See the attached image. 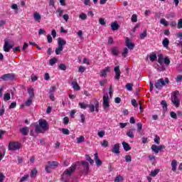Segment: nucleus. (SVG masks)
<instances>
[{
    "label": "nucleus",
    "instance_id": "f257e3e1",
    "mask_svg": "<svg viewBox=\"0 0 182 182\" xmlns=\"http://www.w3.org/2000/svg\"><path fill=\"white\" fill-rule=\"evenodd\" d=\"M39 124H35V132L37 133V134H39V133H43V132H47V130H49V127L48 126V121L46 119H39L38 121Z\"/></svg>",
    "mask_w": 182,
    "mask_h": 182
},
{
    "label": "nucleus",
    "instance_id": "f03ea898",
    "mask_svg": "<svg viewBox=\"0 0 182 182\" xmlns=\"http://www.w3.org/2000/svg\"><path fill=\"white\" fill-rule=\"evenodd\" d=\"M170 83V80H168V77L160 78L154 84V86L156 89H158V90H161L163 89V86H166V85H168Z\"/></svg>",
    "mask_w": 182,
    "mask_h": 182
},
{
    "label": "nucleus",
    "instance_id": "7ed1b4c3",
    "mask_svg": "<svg viewBox=\"0 0 182 182\" xmlns=\"http://www.w3.org/2000/svg\"><path fill=\"white\" fill-rule=\"evenodd\" d=\"M58 167H59V162L56 161H48L45 170L46 173H52L50 169L58 168Z\"/></svg>",
    "mask_w": 182,
    "mask_h": 182
},
{
    "label": "nucleus",
    "instance_id": "20e7f679",
    "mask_svg": "<svg viewBox=\"0 0 182 182\" xmlns=\"http://www.w3.org/2000/svg\"><path fill=\"white\" fill-rule=\"evenodd\" d=\"M178 95H180V92H178V90H176L171 99V103H173V106L176 108L180 107V99L178 98Z\"/></svg>",
    "mask_w": 182,
    "mask_h": 182
},
{
    "label": "nucleus",
    "instance_id": "39448f33",
    "mask_svg": "<svg viewBox=\"0 0 182 182\" xmlns=\"http://www.w3.org/2000/svg\"><path fill=\"white\" fill-rule=\"evenodd\" d=\"M21 149H22V144L19 142L10 141L9 144V150L11 151H16V150H19Z\"/></svg>",
    "mask_w": 182,
    "mask_h": 182
},
{
    "label": "nucleus",
    "instance_id": "423d86ee",
    "mask_svg": "<svg viewBox=\"0 0 182 182\" xmlns=\"http://www.w3.org/2000/svg\"><path fill=\"white\" fill-rule=\"evenodd\" d=\"M4 82L16 80V76L14 73H7L0 77Z\"/></svg>",
    "mask_w": 182,
    "mask_h": 182
},
{
    "label": "nucleus",
    "instance_id": "0eeeda50",
    "mask_svg": "<svg viewBox=\"0 0 182 182\" xmlns=\"http://www.w3.org/2000/svg\"><path fill=\"white\" fill-rule=\"evenodd\" d=\"M164 149H166V146H164L163 144L160 145V146L153 144L151 146V150H152V151H154V153H156V154H159V151H161L162 150H164Z\"/></svg>",
    "mask_w": 182,
    "mask_h": 182
},
{
    "label": "nucleus",
    "instance_id": "6e6552de",
    "mask_svg": "<svg viewBox=\"0 0 182 182\" xmlns=\"http://www.w3.org/2000/svg\"><path fill=\"white\" fill-rule=\"evenodd\" d=\"M81 164L82 165L83 167V174L87 175L90 173L89 170V163L86 161H82Z\"/></svg>",
    "mask_w": 182,
    "mask_h": 182
},
{
    "label": "nucleus",
    "instance_id": "1a4fd4ad",
    "mask_svg": "<svg viewBox=\"0 0 182 182\" xmlns=\"http://www.w3.org/2000/svg\"><path fill=\"white\" fill-rule=\"evenodd\" d=\"M14 48V45L10 44L9 41L8 40L5 39L4 40V52H9L11 49Z\"/></svg>",
    "mask_w": 182,
    "mask_h": 182
},
{
    "label": "nucleus",
    "instance_id": "9d476101",
    "mask_svg": "<svg viewBox=\"0 0 182 182\" xmlns=\"http://www.w3.org/2000/svg\"><path fill=\"white\" fill-rule=\"evenodd\" d=\"M75 170H76V166H72L63 172V176H72V173Z\"/></svg>",
    "mask_w": 182,
    "mask_h": 182
},
{
    "label": "nucleus",
    "instance_id": "9b49d317",
    "mask_svg": "<svg viewBox=\"0 0 182 182\" xmlns=\"http://www.w3.org/2000/svg\"><path fill=\"white\" fill-rule=\"evenodd\" d=\"M103 109L106 110L107 107H110V105L109 104V95H106L103 96Z\"/></svg>",
    "mask_w": 182,
    "mask_h": 182
},
{
    "label": "nucleus",
    "instance_id": "f8f14e48",
    "mask_svg": "<svg viewBox=\"0 0 182 182\" xmlns=\"http://www.w3.org/2000/svg\"><path fill=\"white\" fill-rule=\"evenodd\" d=\"M114 71L115 72L114 79L117 80H120V75H122V71H120V66L117 65L114 67Z\"/></svg>",
    "mask_w": 182,
    "mask_h": 182
},
{
    "label": "nucleus",
    "instance_id": "ddd939ff",
    "mask_svg": "<svg viewBox=\"0 0 182 182\" xmlns=\"http://www.w3.org/2000/svg\"><path fill=\"white\" fill-rule=\"evenodd\" d=\"M111 151L114 154H120V144H119V143L115 144L113 146Z\"/></svg>",
    "mask_w": 182,
    "mask_h": 182
},
{
    "label": "nucleus",
    "instance_id": "4468645a",
    "mask_svg": "<svg viewBox=\"0 0 182 182\" xmlns=\"http://www.w3.org/2000/svg\"><path fill=\"white\" fill-rule=\"evenodd\" d=\"M125 43H126V46L127 48H128V49H129L130 50H133V49H134V43H132V41H130V38H126L125 39Z\"/></svg>",
    "mask_w": 182,
    "mask_h": 182
},
{
    "label": "nucleus",
    "instance_id": "2eb2a0df",
    "mask_svg": "<svg viewBox=\"0 0 182 182\" xmlns=\"http://www.w3.org/2000/svg\"><path fill=\"white\" fill-rule=\"evenodd\" d=\"M110 72V67L107 66L104 70H102L100 73V77H106L107 76V73Z\"/></svg>",
    "mask_w": 182,
    "mask_h": 182
},
{
    "label": "nucleus",
    "instance_id": "dca6fc26",
    "mask_svg": "<svg viewBox=\"0 0 182 182\" xmlns=\"http://www.w3.org/2000/svg\"><path fill=\"white\" fill-rule=\"evenodd\" d=\"M94 159H95V161L96 163V166L97 167H100V166H102V164H103V163L102 162V160H100V159H99V154L95 153L94 154Z\"/></svg>",
    "mask_w": 182,
    "mask_h": 182
},
{
    "label": "nucleus",
    "instance_id": "f3484780",
    "mask_svg": "<svg viewBox=\"0 0 182 182\" xmlns=\"http://www.w3.org/2000/svg\"><path fill=\"white\" fill-rule=\"evenodd\" d=\"M171 166L172 167V171L176 173L177 171V160L173 159L171 163Z\"/></svg>",
    "mask_w": 182,
    "mask_h": 182
},
{
    "label": "nucleus",
    "instance_id": "a211bd4d",
    "mask_svg": "<svg viewBox=\"0 0 182 182\" xmlns=\"http://www.w3.org/2000/svg\"><path fill=\"white\" fill-rule=\"evenodd\" d=\"M20 133H21L23 136H28V134L29 133V129H28V127L21 128Z\"/></svg>",
    "mask_w": 182,
    "mask_h": 182
},
{
    "label": "nucleus",
    "instance_id": "6ab92c4d",
    "mask_svg": "<svg viewBox=\"0 0 182 182\" xmlns=\"http://www.w3.org/2000/svg\"><path fill=\"white\" fill-rule=\"evenodd\" d=\"M122 146L124 148V150H125L126 151H130V150H132V147L126 141L122 142Z\"/></svg>",
    "mask_w": 182,
    "mask_h": 182
},
{
    "label": "nucleus",
    "instance_id": "aec40b11",
    "mask_svg": "<svg viewBox=\"0 0 182 182\" xmlns=\"http://www.w3.org/2000/svg\"><path fill=\"white\" fill-rule=\"evenodd\" d=\"M58 46L63 48V46H65V45H66V41H65L62 38H58Z\"/></svg>",
    "mask_w": 182,
    "mask_h": 182
},
{
    "label": "nucleus",
    "instance_id": "412c9836",
    "mask_svg": "<svg viewBox=\"0 0 182 182\" xmlns=\"http://www.w3.org/2000/svg\"><path fill=\"white\" fill-rule=\"evenodd\" d=\"M111 29L112 31H117V29H119V23L116 21L112 23Z\"/></svg>",
    "mask_w": 182,
    "mask_h": 182
},
{
    "label": "nucleus",
    "instance_id": "4be33fe9",
    "mask_svg": "<svg viewBox=\"0 0 182 182\" xmlns=\"http://www.w3.org/2000/svg\"><path fill=\"white\" fill-rule=\"evenodd\" d=\"M133 132H134V129H129L127 132V136L130 139H134V134L133 133Z\"/></svg>",
    "mask_w": 182,
    "mask_h": 182
},
{
    "label": "nucleus",
    "instance_id": "5701e85b",
    "mask_svg": "<svg viewBox=\"0 0 182 182\" xmlns=\"http://www.w3.org/2000/svg\"><path fill=\"white\" fill-rule=\"evenodd\" d=\"M161 105L162 106L164 113H166V112H167V102H166V100H162L161 102Z\"/></svg>",
    "mask_w": 182,
    "mask_h": 182
},
{
    "label": "nucleus",
    "instance_id": "b1692460",
    "mask_svg": "<svg viewBox=\"0 0 182 182\" xmlns=\"http://www.w3.org/2000/svg\"><path fill=\"white\" fill-rule=\"evenodd\" d=\"M34 21L36 22H41V19H42V17L41 16V14L39 13H35L33 15Z\"/></svg>",
    "mask_w": 182,
    "mask_h": 182
},
{
    "label": "nucleus",
    "instance_id": "393cba45",
    "mask_svg": "<svg viewBox=\"0 0 182 182\" xmlns=\"http://www.w3.org/2000/svg\"><path fill=\"white\" fill-rule=\"evenodd\" d=\"M73 87L75 90H80V87L79 86V84H77V82L73 81L72 82Z\"/></svg>",
    "mask_w": 182,
    "mask_h": 182
},
{
    "label": "nucleus",
    "instance_id": "a878e982",
    "mask_svg": "<svg viewBox=\"0 0 182 182\" xmlns=\"http://www.w3.org/2000/svg\"><path fill=\"white\" fill-rule=\"evenodd\" d=\"M139 38L141 39V41L147 38V29H145L142 33H141Z\"/></svg>",
    "mask_w": 182,
    "mask_h": 182
},
{
    "label": "nucleus",
    "instance_id": "bb28decb",
    "mask_svg": "<svg viewBox=\"0 0 182 182\" xmlns=\"http://www.w3.org/2000/svg\"><path fill=\"white\" fill-rule=\"evenodd\" d=\"M169 43H170V41L167 38H164V41H162L164 48H168Z\"/></svg>",
    "mask_w": 182,
    "mask_h": 182
},
{
    "label": "nucleus",
    "instance_id": "cd10ccee",
    "mask_svg": "<svg viewBox=\"0 0 182 182\" xmlns=\"http://www.w3.org/2000/svg\"><path fill=\"white\" fill-rule=\"evenodd\" d=\"M37 174H38V170H36V168H34V169L31 170L30 176L31 177V178H35V177H36Z\"/></svg>",
    "mask_w": 182,
    "mask_h": 182
},
{
    "label": "nucleus",
    "instance_id": "c85d7f7f",
    "mask_svg": "<svg viewBox=\"0 0 182 182\" xmlns=\"http://www.w3.org/2000/svg\"><path fill=\"white\" fill-rule=\"evenodd\" d=\"M28 93L31 99L35 97V94L33 93V89L32 87L28 89Z\"/></svg>",
    "mask_w": 182,
    "mask_h": 182
},
{
    "label": "nucleus",
    "instance_id": "c756f323",
    "mask_svg": "<svg viewBox=\"0 0 182 182\" xmlns=\"http://www.w3.org/2000/svg\"><path fill=\"white\" fill-rule=\"evenodd\" d=\"M159 172L160 169H155L154 171H151L150 176H151V177H156Z\"/></svg>",
    "mask_w": 182,
    "mask_h": 182
},
{
    "label": "nucleus",
    "instance_id": "7c9ffc66",
    "mask_svg": "<svg viewBox=\"0 0 182 182\" xmlns=\"http://www.w3.org/2000/svg\"><path fill=\"white\" fill-rule=\"evenodd\" d=\"M4 102H8V100H11V94L9 92L4 95Z\"/></svg>",
    "mask_w": 182,
    "mask_h": 182
},
{
    "label": "nucleus",
    "instance_id": "2f4dec72",
    "mask_svg": "<svg viewBox=\"0 0 182 182\" xmlns=\"http://www.w3.org/2000/svg\"><path fill=\"white\" fill-rule=\"evenodd\" d=\"M163 60H164L163 54H159L158 55V63H159V65H161L163 63Z\"/></svg>",
    "mask_w": 182,
    "mask_h": 182
},
{
    "label": "nucleus",
    "instance_id": "473e14b6",
    "mask_svg": "<svg viewBox=\"0 0 182 182\" xmlns=\"http://www.w3.org/2000/svg\"><path fill=\"white\" fill-rule=\"evenodd\" d=\"M127 53H129V49L127 48H124L122 53V58H127Z\"/></svg>",
    "mask_w": 182,
    "mask_h": 182
},
{
    "label": "nucleus",
    "instance_id": "72a5a7b5",
    "mask_svg": "<svg viewBox=\"0 0 182 182\" xmlns=\"http://www.w3.org/2000/svg\"><path fill=\"white\" fill-rule=\"evenodd\" d=\"M111 52H112V55H114V56H118V55H119V50H117V48H112L111 49Z\"/></svg>",
    "mask_w": 182,
    "mask_h": 182
},
{
    "label": "nucleus",
    "instance_id": "f704fd0d",
    "mask_svg": "<svg viewBox=\"0 0 182 182\" xmlns=\"http://www.w3.org/2000/svg\"><path fill=\"white\" fill-rule=\"evenodd\" d=\"M83 141H85V136H80L77 138V143L78 144H80V143H83Z\"/></svg>",
    "mask_w": 182,
    "mask_h": 182
},
{
    "label": "nucleus",
    "instance_id": "c9c22d12",
    "mask_svg": "<svg viewBox=\"0 0 182 182\" xmlns=\"http://www.w3.org/2000/svg\"><path fill=\"white\" fill-rule=\"evenodd\" d=\"M160 23L164 25V26H168V21L166 20V18H161L160 21Z\"/></svg>",
    "mask_w": 182,
    "mask_h": 182
},
{
    "label": "nucleus",
    "instance_id": "e433bc0d",
    "mask_svg": "<svg viewBox=\"0 0 182 182\" xmlns=\"http://www.w3.org/2000/svg\"><path fill=\"white\" fill-rule=\"evenodd\" d=\"M78 105L80 106V109H86L87 107H89V105H86L83 102H79Z\"/></svg>",
    "mask_w": 182,
    "mask_h": 182
},
{
    "label": "nucleus",
    "instance_id": "4c0bfd02",
    "mask_svg": "<svg viewBox=\"0 0 182 182\" xmlns=\"http://www.w3.org/2000/svg\"><path fill=\"white\" fill-rule=\"evenodd\" d=\"M58 63V58H53L50 60V66H53L55 63Z\"/></svg>",
    "mask_w": 182,
    "mask_h": 182
},
{
    "label": "nucleus",
    "instance_id": "58836bf2",
    "mask_svg": "<svg viewBox=\"0 0 182 182\" xmlns=\"http://www.w3.org/2000/svg\"><path fill=\"white\" fill-rule=\"evenodd\" d=\"M126 89L128 90L129 92H132L133 90V84L132 83H127L125 86Z\"/></svg>",
    "mask_w": 182,
    "mask_h": 182
},
{
    "label": "nucleus",
    "instance_id": "ea45409f",
    "mask_svg": "<svg viewBox=\"0 0 182 182\" xmlns=\"http://www.w3.org/2000/svg\"><path fill=\"white\" fill-rule=\"evenodd\" d=\"M149 59L151 62H154V60H157V55H156V53H153L151 55L149 56Z\"/></svg>",
    "mask_w": 182,
    "mask_h": 182
},
{
    "label": "nucleus",
    "instance_id": "a19ab883",
    "mask_svg": "<svg viewBox=\"0 0 182 182\" xmlns=\"http://www.w3.org/2000/svg\"><path fill=\"white\" fill-rule=\"evenodd\" d=\"M63 50V47H60L58 46V47L55 49V55H60V52Z\"/></svg>",
    "mask_w": 182,
    "mask_h": 182
},
{
    "label": "nucleus",
    "instance_id": "79ce46f5",
    "mask_svg": "<svg viewBox=\"0 0 182 182\" xmlns=\"http://www.w3.org/2000/svg\"><path fill=\"white\" fill-rule=\"evenodd\" d=\"M101 146L102 147H109V141H106V140H103L102 142H101Z\"/></svg>",
    "mask_w": 182,
    "mask_h": 182
},
{
    "label": "nucleus",
    "instance_id": "37998d69",
    "mask_svg": "<svg viewBox=\"0 0 182 182\" xmlns=\"http://www.w3.org/2000/svg\"><path fill=\"white\" fill-rule=\"evenodd\" d=\"M122 181H123V176H122V175L117 176L114 179V182H122Z\"/></svg>",
    "mask_w": 182,
    "mask_h": 182
},
{
    "label": "nucleus",
    "instance_id": "c03bdc74",
    "mask_svg": "<svg viewBox=\"0 0 182 182\" xmlns=\"http://www.w3.org/2000/svg\"><path fill=\"white\" fill-rule=\"evenodd\" d=\"M85 159L87 161H90V164H93V163H95L93 159H92V158L89 155H85Z\"/></svg>",
    "mask_w": 182,
    "mask_h": 182
},
{
    "label": "nucleus",
    "instance_id": "a18cd8bd",
    "mask_svg": "<svg viewBox=\"0 0 182 182\" xmlns=\"http://www.w3.org/2000/svg\"><path fill=\"white\" fill-rule=\"evenodd\" d=\"M80 19H82V21H86V19H87V15L84 13L80 14Z\"/></svg>",
    "mask_w": 182,
    "mask_h": 182
},
{
    "label": "nucleus",
    "instance_id": "49530a36",
    "mask_svg": "<svg viewBox=\"0 0 182 182\" xmlns=\"http://www.w3.org/2000/svg\"><path fill=\"white\" fill-rule=\"evenodd\" d=\"M28 178H29V175L28 174L24 175L22 178H21L19 182H25L26 181V180H28Z\"/></svg>",
    "mask_w": 182,
    "mask_h": 182
},
{
    "label": "nucleus",
    "instance_id": "de8ad7c7",
    "mask_svg": "<svg viewBox=\"0 0 182 182\" xmlns=\"http://www.w3.org/2000/svg\"><path fill=\"white\" fill-rule=\"evenodd\" d=\"M154 141L156 144H160V136H159V135H156Z\"/></svg>",
    "mask_w": 182,
    "mask_h": 182
},
{
    "label": "nucleus",
    "instance_id": "09e8293b",
    "mask_svg": "<svg viewBox=\"0 0 182 182\" xmlns=\"http://www.w3.org/2000/svg\"><path fill=\"white\" fill-rule=\"evenodd\" d=\"M164 63L165 65H166V66H168V65H170V58H168V57H166L164 59Z\"/></svg>",
    "mask_w": 182,
    "mask_h": 182
},
{
    "label": "nucleus",
    "instance_id": "8fccbe9b",
    "mask_svg": "<svg viewBox=\"0 0 182 182\" xmlns=\"http://www.w3.org/2000/svg\"><path fill=\"white\" fill-rule=\"evenodd\" d=\"M62 133H63V134H65V135L68 136V134H70V132L68 129L63 128Z\"/></svg>",
    "mask_w": 182,
    "mask_h": 182
},
{
    "label": "nucleus",
    "instance_id": "3c124183",
    "mask_svg": "<svg viewBox=\"0 0 182 182\" xmlns=\"http://www.w3.org/2000/svg\"><path fill=\"white\" fill-rule=\"evenodd\" d=\"M58 68L59 69H60V70H65L68 67L66 66V65L61 63L59 65Z\"/></svg>",
    "mask_w": 182,
    "mask_h": 182
},
{
    "label": "nucleus",
    "instance_id": "603ef678",
    "mask_svg": "<svg viewBox=\"0 0 182 182\" xmlns=\"http://www.w3.org/2000/svg\"><path fill=\"white\" fill-rule=\"evenodd\" d=\"M125 161H127V163H130V162H132V156H130V155H126V156H125Z\"/></svg>",
    "mask_w": 182,
    "mask_h": 182
},
{
    "label": "nucleus",
    "instance_id": "864d4df0",
    "mask_svg": "<svg viewBox=\"0 0 182 182\" xmlns=\"http://www.w3.org/2000/svg\"><path fill=\"white\" fill-rule=\"evenodd\" d=\"M177 28L178 29H182V18L178 21Z\"/></svg>",
    "mask_w": 182,
    "mask_h": 182
},
{
    "label": "nucleus",
    "instance_id": "5fc2aeb1",
    "mask_svg": "<svg viewBox=\"0 0 182 182\" xmlns=\"http://www.w3.org/2000/svg\"><path fill=\"white\" fill-rule=\"evenodd\" d=\"M99 23L100 25H102V26H105V25H106V21H105V18H100L99 19Z\"/></svg>",
    "mask_w": 182,
    "mask_h": 182
},
{
    "label": "nucleus",
    "instance_id": "6e6d98bb",
    "mask_svg": "<svg viewBox=\"0 0 182 182\" xmlns=\"http://www.w3.org/2000/svg\"><path fill=\"white\" fill-rule=\"evenodd\" d=\"M142 129H143V124L141 122L138 123L137 124V131L141 132Z\"/></svg>",
    "mask_w": 182,
    "mask_h": 182
},
{
    "label": "nucleus",
    "instance_id": "4d7b16f0",
    "mask_svg": "<svg viewBox=\"0 0 182 182\" xmlns=\"http://www.w3.org/2000/svg\"><path fill=\"white\" fill-rule=\"evenodd\" d=\"M132 22H137V15L133 14L131 18Z\"/></svg>",
    "mask_w": 182,
    "mask_h": 182
},
{
    "label": "nucleus",
    "instance_id": "13d9d810",
    "mask_svg": "<svg viewBox=\"0 0 182 182\" xmlns=\"http://www.w3.org/2000/svg\"><path fill=\"white\" fill-rule=\"evenodd\" d=\"M88 107L90 108V112H91V113H93V112H95V105L91 104L88 105Z\"/></svg>",
    "mask_w": 182,
    "mask_h": 182
},
{
    "label": "nucleus",
    "instance_id": "bf43d9fd",
    "mask_svg": "<svg viewBox=\"0 0 182 182\" xmlns=\"http://www.w3.org/2000/svg\"><path fill=\"white\" fill-rule=\"evenodd\" d=\"M176 83H180V82H181V80H182V75H178L176 77Z\"/></svg>",
    "mask_w": 182,
    "mask_h": 182
},
{
    "label": "nucleus",
    "instance_id": "052dcab7",
    "mask_svg": "<svg viewBox=\"0 0 182 182\" xmlns=\"http://www.w3.org/2000/svg\"><path fill=\"white\" fill-rule=\"evenodd\" d=\"M9 107V109H15L16 107V102H11Z\"/></svg>",
    "mask_w": 182,
    "mask_h": 182
},
{
    "label": "nucleus",
    "instance_id": "680f3d73",
    "mask_svg": "<svg viewBox=\"0 0 182 182\" xmlns=\"http://www.w3.org/2000/svg\"><path fill=\"white\" fill-rule=\"evenodd\" d=\"M85 70H86V68L83 67V66H80L78 68V72H80V73H83V72H85Z\"/></svg>",
    "mask_w": 182,
    "mask_h": 182
},
{
    "label": "nucleus",
    "instance_id": "e2e57ef3",
    "mask_svg": "<svg viewBox=\"0 0 182 182\" xmlns=\"http://www.w3.org/2000/svg\"><path fill=\"white\" fill-rule=\"evenodd\" d=\"M109 97H112V95H113V86L112 85H109Z\"/></svg>",
    "mask_w": 182,
    "mask_h": 182
},
{
    "label": "nucleus",
    "instance_id": "0e129e2a",
    "mask_svg": "<svg viewBox=\"0 0 182 182\" xmlns=\"http://www.w3.org/2000/svg\"><path fill=\"white\" fill-rule=\"evenodd\" d=\"M170 116L172 119H177V114L174 112H171Z\"/></svg>",
    "mask_w": 182,
    "mask_h": 182
},
{
    "label": "nucleus",
    "instance_id": "69168bd1",
    "mask_svg": "<svg viewBox=\"0 0 182 182\" xmlns=\"http://www.w3.org/2000/svg\"><path fill=\"white\" fill-rule=\"evenodd\" d=\"M56 90V86H53L50 88L49 94H53V92Z\"/></svg>",
    "mask_w": 182,
    "mask_h": 182
},
{
    "label": "nucleus",
    "instance_id": "338daca9",
    "mask_svg": "<svg viewBox=\"0 0 182 182\" xmlns=\"http://www.w3.org/2000/svg\"><path fill=\"white\" fill-rule=\"evenodd\" d=\"M31 105H32V99L29 98V99L25 102V105H26V106H30Z\"/></svg>",
    "mask_w": 182,
    "mask_h": 182
},
{
    "label": "nucleus",
    "instance_id": "774afa93",
    "mask_svg": "<svg viewBox=\"0 0 182 182\" xmlns=\"http://www.w3.org/2000/svg\"><path fill=\"white\" fill-rule=\"evenodd\" d=\"M63 123L65 124H69V117H65L63 118Z\"/></svg>",
    "mask_w": 182,
    "mask_h": 182
}]
</instances>
